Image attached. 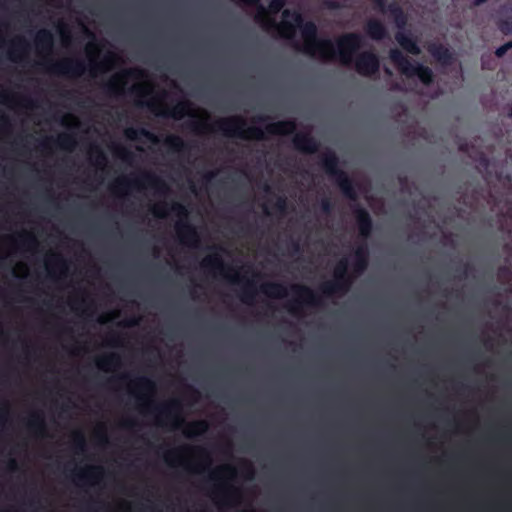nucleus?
Instances as JSON below:
<instances>
[{
	"label": "nucleus",
	"mask_w": 512,
	"mask_h": 512,
	"mask_svg": "<svg viewBox=\"0 0 512 512\" xmlns=\"http://www.w3.org/2000/svg\"><path fill=\"white\" fill-rule=\"evenodd\" d=\"M100 440H101V442H103V443H107V442H108V438H107L106 434H102V435L100 436Z\"/></svg>",
	"instance_id": "69168bd1"
},
{
	"label": "nucleus",
	"mask_w": 512,
	"mask_h": 512,
	"mask_svg": "<svg viewBox=\"0 0 512 512\" xmlns=\"http://www.w3.org/2000/svg\"><path fill=\"white\" fill-rule=\"evenodd\" d=\"M134 425H135V422H134V421H132V420H129V421H126V422H125V426H126V427H129V428H130V427H133Z\"/></svg>",
	"instance_id": "0e129e2a"
},
{
	"label": "nucleus",
	"mask_w": 512,
	"mask_h": 512,
	"mask_svg": "<svg viewBox=\"0 0 512 512\" xmlns=\"http://www.w3.org/2000/svg\"><path fill=\"white\" fill-rule=\"evenodd\" d=\"M386 12L393 18L398 31H403L407 25L408 17L402 7L396 1H393L388 4Z\"/></svg>",
	"instance_id": "412c9836"
},
{
	"label": "nucleus",
	"mask_w": 512,
	"mask_h": 512,
	"mask_svg": "<svg viewBox=\"0 0 512 512\" xmlns=\"http://www.w3.org/2000/svg\"><path fill=\"white\" fill-rule=\"evenodd\" d=\"M208 427V423L205 420L193 421L188 425L185 435L188 438L202 435L208 430Z\"/></svg>",
	"instance_id": "c756f323"
},
{
	"label": "nucleus",
	"mask_w": 512,
	"mask_h": 512,
	"mask_svg": "<svg viewBox=\"0 0 512 512\" xmlns=\"http://www.w3.org/2000/svg\"><path fill=\"white\" fill-rule=\"evenodd\" d=\"M488 0H473V4L475 6H480L482 5L483 3L487 2Z\"/></svg>",
	"instance_id": "e2e57ef3"
},
{
	"label": "nucleus",
	"mask_w": 512,
	"mask_h": 512,
	"mask_svg": "<svg viewBox=\"0 0 512 512\" xmlns=\"http://www.w3.org/2000/svg\"><path fill=\"white\" fill-rule=\"evenodd\" d=\"M296 298L289 302L287 309L293 315H300L305 306L317 307L321 305L320 296L306 285L294 284L291 286Z\"/></svg>",
	"instance_id": "0eeeda50"
},
{
	"label": "nucleus",
	"mask_w": 512,
	"mask_h": 512,
	"mask_svg": "<svg viewBox=\"0 0 512 512\" xmlns=\"http://www.w3.org/2000/svg\"><path fill=\"white\" fill-rule=\"evenodd\" d=\"M287 199L284 196H278L274 203V209L280 214H285L287 211Z\"/></svg>",
	"instance_id": "e433bc0d"
},
{
	"label": "nucleus",
	"mask_w": 512,
	"mask_h": 512,
	"mask_svg": "<svg viewBox=\"0 0 512 512\" xmlns=\"http://www.w3.org/2000/svg\"><path fill=\"white\" fill-rule=\"evenodd\" d=\"M227 278L232 283H239L242 280V278L239 276V274H235L233 276H227Z\"/></svg>",
	"instance_id": "13d9d810"
},
{
	"label": "nucleus",
	"mask_w": 512,
	"mask_h": 512,
	"mask_svg": "<svg viewBox=\"0 0 512 512\" xmlns=\"http://www.w3.org/2000/svg\"><path fill=\"white\" fill-rule=\"evenodd\" d=\"M326 7L329 9H338L340 7L339 2L330 0L325 3Z\"/></svg>",
	"instance_id": "5fc2aeb1"
},
{
	"label": "nucleus",
	"mask_w": 512,
	"mask_h": 512,
	"mask_svg": "<svg viewBox=\"0 0 512 512\" xmlns=\"http://www.w3.org/2000/svg\"><path fill=\"white\" fill-rule=\"evenodd\" d=\"M374 5L375 8L378 9L380 12L385 13L387 11V4L386 0H370Z\"/></svg>",
	"instance_id": "09e8293b"
},
{
	"label": "nucleus",
	"mask_w": 512,
	"mask_h": 512,
	"mask_svg": "<svg viewBox=\"0 0 512 512\" xmlns=\"http://www.w3.org/2000/svg\"><path fill=\"white\" fill-rule=\"evenodd\" d=\"M73 446L76 453L84 452L86 449V439L81 431H77L73 435Z\"/></svg>",
	"instance_id": "72a5a7b5"
},
{
	"label": "nucleus",
	"mask_w": 512,
	"mask_h": 512,
	"mask_svg": "<svg viewBox=\"0 0 512 512\" xmlns=\"http://www.w3.org/2000/svg\"><path fill=\"white\" fill-rule=\"evenodd\" d=\"M134 384L141 392H151L155 389L154 381L145 376L138 377Z\"/></svg>",
	"instance_id": "473e14b6"
},
{
	"label": "nucleus",
	"mask_w": 512,
	"mask_h": 512,
	"mask_svg": "<svg viewBox=\"0 0 512 512\" xmlns=\"http://www.w3.org/2000/svg\"><path fill=\"white\" fill-rule=\"evenodd\" d=\"M260 291L271 298H284L287 296V287L278 282H267L260 286Z\"/></svg>",
	"instance_id": "5701e85b"
},
{
	"label": "nucleus",
	"mask_w": 512,
	"mask_h": 512,
	"mask_svg": "<svg viewBox=\"0 0 512 512\" xmlns=\"http://www.w3.org/2000/svg\"><path fill=\"white\" fill-rule=\"evenodd\" d=\"M395 39L397 43L404 49L406 52L412 55H419L421 50L419 45L417 44L416 39L410 34L404 31H398L395 34Z\"/></svg>",
	"instance_id": "f3484780"
},
{
	"label": "nucleus",
	"mask_w": 512,
	"mask_h": 512,
	"mask_svg": "<svg viewBox=\"0 0 512 512\" xmlns=\"http://www.w3.org/2000/svg\"><path fill=\"white\" fill-rule=\"evenodd\" d=\"M165 142L175 152H183L188 149L187 143L177 135L168 136Z\"/></svg>",
	"instance_id": "2f4dec72"
},
{
	"label": "nucleus",
	"mask_w": 512,
	"mask_h": 512,
	"mask_svg": "<svg viewBox=\"0 0 512 512\" xmlns=\"http://www.w3.org/2000/svg\"><path fill=\"white\" fill-rule=\"evenodd\" d=\"M117 155L126 162H130L134 158L133 152L126 148H120Z\"/></svg>",
	"instance_id": "37998d69"
},
{
	"label": "nucleus",
	"mask_w": 512,
	"mask_h": 512,
	"mask_svg": "<svg viewBox=\"0 0 512 512\" xmlns=\"http://www.w3.org/2000/svg\"><path fill=\"white\" fill-rule=\"evenodd\" d=\"M214 128L228 137L264 140L266 139V133L270 135L293 134L296 131V122L294 120L277 121L268 124L263 130L257 126L246 127V120L243 117L232 116L217 120Z\"/></svg>",
	"instance_id": "f03ea898"
},
{
	"label": "nucleus",
	"mask_w": 512,
	"mask_h": 512,
	"mask_svg": "<svg viewBox=\"0 0 512 512\" xmlns=\"http://www.w3.org/2000/svg\"><path fill=\"white\" fill-rule=\"evenodd\" d=\"M219 472H230V473H234L235 472V469L231 466H223V467H220L218 470L216 471H213L210 475V479L212 480H215L217 479L218 477V473Z\"/></svg>",
	"instance_id": "49530a36"
},
{
	"label": "nucleus",
	"mask_w": 512,
	"mask_h": 512,
	"mask_svg": "<svg viewBox=\"0 0 512 512\" xmlns=\"http://www.w3.org/2000/svg\"><path fill=\"white\" fill-rule=\"evenodd\" d=\"M140 179L144 180L149 185L155 187L158 191L166 192L168 190L167 185L159 177H157L156 175H154L152 173H148V172L142 173L141 177L134 181H131L125 177L120 178L116 181L115 188H117L119 190H124L125 188L130 187L132 185L140 186L141 185Z\"/></svg>",
	"instance_id": "9b49d317"
},
{
	"label": "nucleus",
	"mask_w": 512,
	"mask_h": 512,
	"mask_svg": "<svg viewBox=\"0 0 512 512\" xmlns=\"http://www.w3.org/2000/svg\"><path fill=\"white\" fill-rule=\"evenodd\" d=\"M8 469L10 471H16L18 469L17 461L14 458H10L8 461Z\"/></svg>",
	"instance_id": "864d4df0"
},
{
	"label": "nucleus",
	"mask_w": 512,
	"mask_h": 512,
	"mask_svg": "<svg viewBox=\"0 0 512 512\" xmlns=\"http://www.w3.org/2000/svg\"><path fill=\"white\" fill-rule=\"evenodd\" d=\"M130 94L137 95L139 97L145 96L147 93L144 90L143 86L135 85L129 89Z\"/></svg>",
	"instance_id": "de8ad7c7"
},
{
	"label": "nucleus",
	"mask_w": 512,
	"mask_h": 512,
	"mask_svg": "<svg viewBox=\"0 0 512 512\" xmlns=\"http://www.w3.org/2000/svg\"><path fill=\"white\" fill-rule=\"evenodd\" d=\"M125 136L130 140H139L140 137H144L151 142H157V136L145 128H127L125 130Z\"/></svg>",
	"instance_id": "c85d7f7f"
},
{
	"label": "nucleus",
	"mask_w": 512,
	"mask_h": 512,
	"mask_svg": "<svg viewBox=\"0 0 512 512\" xmlns=\"http://www.w3.org/2000/svg\"><path fill=\"white\" fill-rule=\"evenodd\" d=\"M359 235L363 238L370 237L373 230V221L369 212L359 204L355 205L353 210Z\"/></svg>",
	"instance_id": "f8f14e48"
},
{
	"label": "nucleus",
	"mask_w": 512,
	"mask_h": 512,
	"mask_svg": "<svg viewBox=\"0 0 512 512\" xmlns=\"http://www.w3.org/2000/svg\"><path fill=\"white\" fill-rule=\"evenodd\" d=\"M339 158L332 150H327L320 159V165L327 175L334 178L342 194L356 202L358 193L354 181L339 167Z\"/></svg>",
	"instance_id": "7ed1b4c3"
},
{
	"label": "nucleus",
	"mask_w": 512,
	"mask_h": 512,
	"mask_svg": "<svg viewBox=\"0 0 512 512\" xmlns=\"http://www.w3.org/2000/svg\"><path fill=\"white\" fill-rule=\"evenodd\" d=\"M141 71L137 69H126L121 73L113 76L106 84L105 90L109 94H117L120 92L121 88L124 86L125 81L129 77H134L137 74H140Z\"/></svg>",
	"instance_id": "2eb2a0df"
},
{
	"label": "nucleus",
	"mask_w": 512,
	"mask_h": 512,
	"mask_svg": "<svg viewBox=\"0 0 512 512\" xmlns=\"http://www.w3.org/2000/svg\"><path fill=\"white\" fill-rule=\"evenodd\" d=\"M204 125L202 123H199V122H192L190 123V128L193 130V131H200V128H202Z\"/></svg>",
	"instance_id": "6e6d98bb"
},
{
	"label": "nucleus",
	"mask_w": 512,
	"mask_h": 512,
	"mask_svg": "<svg viewBox=\"0 0 512 512\" xmlns=\"http://www.w3.org/2000/svg\"><path fill=\"white\" fill-rule=\"evenodd\" d=\"M472 270L473 267L471 266L470 263H465L462 266L455 268V271L459 273V275L457 276L459 279L468 277Z\"/></svg>",
	"instance_id": "58836bf2"
},
{
	"label": "nucleus",
	"mask_w": 512,
	"mask_h": 512,
	"mask_svg": "<svg viewBox=\"0 0 512 512\" xmlns=\"http://www.w3.org/2000/svg\"><path fill=\"white\" fill-rule=\"evenodd\" d=\"M334 208V204L330 198L324 197L320 201V209L324 214H330Z\"/></svg>",
	"instance_id": "a19ab883"
},
{
	"label": "nucleus",
	"mask_w": 512,
	"mask_h": 512,
	"mask_svg": "<svg viewBox=\"0 0 512 512\" xmlns=\"http://www.w3.org/2000/svg\"><path fill=\"white\" fill-rule=\"evenodd\" d=\"M0 123L3 126H9V120H8L7 116L4 115L1 111H0Z\"/></svg>",
	"instance_id": "4d7b16f0"
},
{
	"label": "nucleus",
	"mask_w": 512,
	"mask_h": 512,
	"mask_svg": "<svg viewBox=\"0 0 512 512\" xmlns=\"http://www.w3.org/2000/svg\"><path fill=\"white\" fill-rule=\"evenodd\" d=\"M49 142H55L60 148L66 150H72L76 145L75 137L71 134L66 133L59 135L56 140L51 138L42 141L41 146L43 148H47Z\"/></svg>",
	"instance_id": "bb28decb"
},
{
	"label": "nucleus",
	"mask_w": 512,
	"mask_h": 512,
	"mask_svg": "<svg viewBox=\"0 0 512 512\" xmlns=\"http://www.w3.org/2000/svg\"><path fill=\"white\" fill-rule=\"evenodd\" d=\"M152 212L156 217H159V218H164L166 216V211H165L164 205L154 207Z\"/></svg>",
	"instance_id": "8fccbe9b"
},
{
	"label": "nucleus",
	"mask_w": 512,
	"mask_h": 512,
	"mask_svg": "<svg viewBox=\"0 0 512 512\" xmlns=\"http://www.w3.org/2000/svg\"><path fill=\"white\" fill-rule=\"evenodd\" d=\"M256 296V289L252 280H247L242 290L240 299L245 304H251Z\"/></svg>",
	"instance_id": "7c9ffc66"
},
{
	"label": "nucleus",
	"mask_w": 512,
	"mask_h": 512,
	"mask_svg": "<svg viewBox=\"0 0 512 512\" xmlns=\"http://www.w3.org/2000/svg\"><path fill=\"white\" fill-rule=\"evenodd\" d=\"M54 264L62 270H66L67 262L66 260L59 254H53L52 259Z\"/></svg>",
	"instance_id": "c03bdc74"
},
{
	"label": "nucleus",
	"mask_w": 512,
	"mask_h": 512,
	"mask_svg": "<svg viewBox=\"0 0 512 512\" xmlns=\"http://www.w3.org/2000/svg\"><path fill=\"white\" fill-rule=\"evenodd\" d=\"M467 148H468V144L467 143H462L459 146V150L462 151V152H466Z\"/></svg>",
	"instance_id": "680f3d73"
},
{
	"label": "nucleus",
	"mask_w": 512,
	"mask_h": 512,
	"mask_svg": "<svg viewBox=\"0 0 512 512\" xmlns=\"http://www.w3.org/2000/svg\"><path fill=\"white\" fill-rule=\"evenodd\" d=\"M389 57L399 71L406 77L411 78L417 76L426 86L434 82V74L431 68L420 63H412L399 49H391Z\"/></svg>",
	"instance_id": "20e7f679"
},
{
	"label": "nucleus",
	"mask_w": 512,
	"mask_h": 512,
	"mask_svg": "<svg viewBox=\"0 0 512 512\" xmlns=\"http://www.w3.org/2000/svg\"><path fill=\"white\" fill-rule=\"evenodd\" d=\"M29 48V44L25 38L19 37L14 40L11 44V49L9 51L10 60L17 62L22 59V55L27 52Z\"/></svg>",
	"instance_id": "b1692460"
},
{
	"label": "nucleus",
	"mask_w": 512,
	"mask_h": 512,
	"mask_svg": "<svg viewBox=\"0 0 512 512\" xmlns=\"http://www.w3.org/2000/svg\"><path fill=\"white\" fill-rule=\"evenodd\" d=\"M369 265V251L365 244L359 245L354 251L352 269L354 277L362 275Z\"/></svg>",
	"instance_id": "4468645a"
},
{
	"label": "nucleus",
	"mask_w": 512,
	"mask_h": 512,
	"mask_svg": "<svg viewBox=\"0 0 512 512\" xmlns=\"http://www.w3.org/2000/svg\"><path fill=\"white\" fill-rule=\"evenodd\" d=\"M27 426L29 430L35 432L36 434L44 435L46 431V425L43 413L41 411L33 412L27 421Z\"/></svg>",
	"instance_id": "393cba45"
},
{
	"label": "nucleus",
	"mask_w": 512,
	"mask_h": 512,
	"mask_svg": "<svg viewBox=\"0 0 512 512\" xmlns=\"http://www.w3.org/2000/svg\"><path fill=\"white\" fill-rule=\"evenodd\" d=\"M285 4V0H270L269 12H271L272 14H277L283 9Z\"/></svg>",
	"instance_id": "ea45409f"
},
{
	"label": "nucleus",
	"mask_w": 512,
	"mask_h": 512,
	"mask_svg": "<svg viewBox=\"0 0 512 512\" xmlns=\"http://www.w3.org/2000/svg\"><path fill=\"white\" fill-rule=\"evenodd\" d=\"M497 25L503 34H512V5L503 7Z\"/></svg>",
	"instance_id": "a878e982"
},
{
	"label": "nucleus",
	"mask_w": 512,
	"mask_h": 512,
	"mask_svg": "<svg viewBox=\"0 0 512 512\" xmlns=\"http://www.w3.org/2000/svg\"><path fill=\"white\" fill-rule=\"evenodd\" d=\"M510 49H512V41H509V42L499 46L495 51V55L498 58H502Z\"/></svg>",
	"instance_id": "79ce46f5"
},
{
	"label": "nucleus",
	"mask_w": 512,
	"mask_h": 512,
	"mask_svg": "<svg viewBox=\"0 0 512 512\" xmlns=\"http://www.w3.org/2000/svg\"><path fill=\"white\" fill-rule=\"evenodd\" d=\"M366 34L375 41H380L388 36L385 25L378 19H370L365 25Z\"/></svg>",
	"instance_id": "aec40b11"
},
{
	"label": "nucleus",
	"mask_w": 512,
	"mask_h": 512,
	"mask_svg": "<svg viewBox=\"0 0 512 512\" xmlns=\"http://www.w3.org/2000/svg\"><path fill=\"white\" fill-rule=\"evenodd\" d=\"M430 54L442 65H450L453 61V55L449 48L442 44H433L429 47Z\"/></svg>",
	"instance_id": "4be33fe9"
},
{
	"label": "nucleus",
	"mask_w": 512,
	"mask_h": 512,
	"mask_svg": "<svg viewBox=\"0 0 512 512\" xmlns=\"http://www.w3.org/2000/svg\"><path fill=\"white\" fill-rule=\"evenodd\" d=\"M291 248H292V251L295 252V253L300 252V244H299V242L292 241L291 242Z\"/></svg>",
	"instance_id": "bf43d9fd"
},
{
	"label": "nucleus",
	"mask_w": 512,
	"mask_h": 512,
	"mask_svg": "<svg viewBox=\"0 0 512 512\" xmlns=\"http://www.w3.org/2000/svg\"><path fill=\"white\" fill-rule=\"evenodd\" d=\"M111 60V56H107L105 57L104 61L102 63H93L91 64L90 66V73L91 75H94V72L95 71H99V70H102L103 67H104V64L107 63V62H110Z\"/></svg>",
	"instance_id": "a18cd8bd"
},
{
	"label": "nucleus",
	"mask_w": 512,
	"mask_h": 512,
	"mask_svg": "<svg viewBox=\"0 0 512 512\" xmlns=\"http://www.w3.org/2000/svg\"><path fill=\"white\" fill-rule=\"evenodd\" d=\"M20 242L22 245L26 246L27 248H36L38 246V242L36 237L33 234L30 233H24L19 236Z\"/></svg>",
	"instance_id": "c9c22d12"
},
{
	"label": "nucleus",
	"mask_w": 512,
	"mask_h": 512,
	"mask_svg": "<svg viewBox=\"0 0 512 512\" xmlns=\"http://www.w3.org/2000/svg\"><path fill=\"white\" fill-rule=\"evenodd\" d=\"M156 411L158 412V424H164L170 422L174 429L180 428L184 424V418L181 415L182 404L178 399H172L160 406H157Z\"/></svg>",
	"instance_id": "6e6552de"
},
{
	"label": "nucleus",
	"mask_w": 512,
	"mask_h": 512,
	"mask_svg": "<svg viewBox=\"0 0 512 512\" xmlns=\"http://www.w3.org/2000/svg\"><path fill=\"white\" fill-rule=\"evenodd\" d=\"M35 43L42 53L50 54L54 47V36L48 29H41L36 33Z\"/></svg>",
	"instance_id": "a211bd4d"
},
{
	"label": "nucleus",
	"mask_w": 512,
	"mask_h": 512,
	"mask_svg": "<svg viewBox=\"0 0 512 512\" xmlns=\"http://www.w3.org/2000/svg\"><path fill=\"white\" fill-rule=\"evenodd\" d=\"M171 211L185 220H180L176 224V231L180 238V241L191 247H198L200 238L196 228L187 220L188 210L187 208L178 202H174L171 205Z\"/></svg>",
	"instance_id": "423d86ee"
},
{
	"label": "nucleus",
	"mask_w": 512,
	"mask_h": 512,
	"mask_svg": "<svg viewBox=\"0 0 512 512\" xmlns=\"http://www.w3.org/2000/svg\"><path fill=\"white\" fill-rule=\"evenodd\" d=\"M39 65L46 67V69L57 75H64L70 77H79L85 71L84 62L78 59H64L56 62H41Z\"/></svg>",
	"instance_id": "1a4fd4ad"
},
{
	"label": "nucleus",
	"mask_w": 512,
	"mask_h": 512,
	"mask_svg": "<svg viewBox=\"0 0 512 512\" xmlns=\"http://www.w3.org/2000/svg\"><path fill=\"white\" fill-rule=\"evenodd\" d=\"M138 323H139V319L136 317H132V318H129V319L123 321L122 324L125 327H135L138 325Z\"/></svg>",
	"instance_id": "603ef678"
},
{
	"label": "nucleus",
	"mask_w": 512,
	"mask_h": 512,
	"mask_svg": "<svg viewBox=\"0 0 512 512\" xmlns=\"http://www.w3.org/2000/svg\"><path fill=\"white\" fill-rule=\"evenodd\" d=\"M104 468L102 466H87L83 469L74 471V476L90 485L96 484L103 476Z\"/></svg>",
	"instance_id": "dca6fc26"
},
{
	"label": "nucleus",
	"mask_w": 512,
	"mask_h": 512,
	"mask_svg": "<svg viewBox=\"0 0 512 512\" xmlns=\"http://www.w3.org/2000/svg\"><path fill=\"white\" fill-rule=\"evenodd\" d=\"M245 4L257 8L255 20L265 29L277 28L280 35L292 39L295 28L301 29L304 39L302 48L297 47L307 55L318 56L323 61L339 59L344 65L354 63L356 72L364 77H372L379 74L380 59L373 51H364L356 55L363 45V38L359 33H345L336 40V46L329 38H319L318 29L313 21L304 22L298 11L285 9L282 12L283 21L280 25L267 18V9L260 3L261 0H243Z\"/></svg>",
	"instance_id": "f257e3e1"
},
{
	"label": "nucleus",
	"mask_w": 512,
	"mask_h": 512,
	"mask_svg": "<svg viewBox=\"0 0 512 512\" xmlns=\"http://www.w3.org/2000/svg\"><path fill=\"white\" fill-rule=\"evenodd\" d=\"M138 106H146L150 111L154 112L156 115L165 117V118H173L175 120L182 119L190 110L191 104L187 100L179 101L176 105H174L171 109H164L158 111V103L155 100L150 101H137Z\"/></svg>",
	"instance_id": "9d476101"
},
{
	"label": "nucleus",
	"mask_w": 512,
	"mask_h": 512,
	"mask_svg": "<svg viewBox=\"0 0 512 512\" xmlns=\"http://www.w3.org/2000/svg\"><path fill=\"white\" fill-rule=\"evenodd\" d=\"M137 400L140 401V402H146L147 397L144 394H138L137 395Z\"/></svg>",
	"instance_id": "052dcab7"
},
{
	"label": "nucleus",
	"mask_w": 512,
	"mask_h": 512,
	"mask_svg": "<svg viewBox=\"0 0 512 512\" xmlns=\"http://www.w3.org/2000/svg\"><path fill=\"white\" fill-rule=\"evenodd\" d=\"M354 277L348 271V260L346 258L341 259L334 269V279L323 283L319 289L321 293L327 297L334 295L346 294L352 283Z\"/></svg>",
	"instance_id": "39448f33"
},
{
	"label": "nucleus",
	"mask_w": 512,
	"mask_h": 512,
	"mask_svg": "<svg viewBox=\"0 0 512 512\" xmlns=\"http://www.w3.org/2000/svg\"><path fill=\"white\" fill-rule=\"evenodd\" d=\"M293 145L296 150L306 153L314 154L319 149V142L309 133H296L293 137Z\"/></svg>",
	"instance_id": "ddd939ff"
},
{
	"label": "nucleus",
	"mask_w": 512,
	"mask_h": 512,
	"mask_svg": "<svg viewBox=\"0 0 512 512\" xmlns=\"http://www.w3.org/2000/svg\"><path fill=\"white\" fill-rule=\"evenodd\" d=\"M399 182H400L402 185H404V184L407 182V177H405V176H404V177H400V178H399Z\"/></svg>",
	"instance_id": "774afa93"
},
{
	"label": "nucleus",
	"mask_w": 512,
	"mask_h": 512,
	"mask_svg": "<svg viewBox=\"0 0 512 512\" xmlns=\"http://www.w3.org/2000/svg\"><path fill=\"white\" fill-rule=\"evenodd\" d=\"M238 495V490L236 488H232V487H229V488H226L225 490H223V503L225 505H230V500L236 498V496Z\"/></svg>",
	"instance_id": "4c0bfd02"
},
{
	"label": "nucleus",
	"mask_w": 512,
	"mask_h": 512,
	"mask_svg": "<svg viewBox=\"0 0 512 512\" xmlns=\"http://www.w3.org/2000/svg\"><path fill=\"white\" fill-rule=\"evenodd\" d=\"M92 150L96 152L94 164L99 168L106 166V164L108 163V158L104 151L101 150L98 146H93Z\"/></svg>",
	"instance_id": "f704fd0d"
},
{
	"label": "nucleus",
	"mask_w": 512,
	"mask_h": 512,
	"mask_svg": "<svg viewBox=\"0 0 512 512\" xmlns=\"http://www.w3.org/2000/svg\"><path fill=\"white\" fill-rule=\"evenodd\" d=\"M121 358L117 353H109L99 357L96 361V365L99 369L109 371L111 368L120 365Z\"/></svg>",
	"instance_id": "cd10ccee"
},
{
	"label": "nucleus",
	"mask_w": 512,
	"mask_h": 512,
	"mask_svg": "<svg viewBox=\"0 0 512 512\" xmlns=\"http://www.w3.org/2000/svg\"><path fill=\"white\" fill-rule=\"evenodd\" d=\"M201 266L209 272H217L220 275H224V272L230 269V267L225 265L222 257L218 253L205 257L201 262Z\"/></svg>",
	"instance_id": "6ab92c4d"
},
{
	"label": "nucleus",
	"mask_w": 512,
	"mask_h": 512,
	"mask_svg": "<svg viewBox=\"0 0 512 512\" xmlns=\"http://www.w3.org/2000/svg\"><path fill=\"white\" fill-rule=\"evenodd\" d=\"M120 343V337L116 333H110L108 337V344L110 346H117Z\"/></svg>",
	"instance_id": "3c124183"
},
{
	"label": "nucleus",
	"mask_w": 512,
	"mask_h": 512,
	"mask_svg": "<svg viewBox=\"0 0 512 512\" xmlns=\"http://www.w3.org/2000/svg\"><path fill=\"white\" fill-rule=\"evenodd\" d=\"M214 175H215V174H214L213 172H209V173H207V174L205 175V178H206L207 180H210V179H212V178L214 177Z\"/></svg>",
	"instance_id": "338daca9"
}]
</instances>
